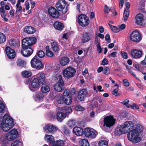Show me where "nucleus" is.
Returning <instances> with one entry per match:
<instances>
[{
	"label": "nucleus",
	"instance_id": "2eb2a0df",
	"mask_svg": "<svg viewBox=\"0 0 146 146\" xmlns=\"http://www.w3.org/2000/svg\"><path fill=\"white\" fill-rule=\"evenodd\" d=\"M48 12L49 15L54 18H58L61 15L55 8L52 6L48 9Z\"/></svg>",
	"mask_w": 146,
	"mask_h": 146
},
{
	"label": "nucleus",
	"instance_id": "a211bd4d",
	"mask_svg": "<svg viewBox=\"0 0 146 146\" xmlns=\"http://www.w3.org/2000/svg\"><path fill=\"white\" fill-rule=\"evenodd\" d=\"M143 52L136 49H132L130 51V54L132 57L137 59L141 58Z\"/></svg>",
	"mask_w": 146,
	"mask_h": 146
},
{
	"label": "nucleus",
	"instance_id": "5701e85b",
	"mask_svg": "<svg viewBox=\"0 0 146 146\" xmlns=\"http://www.w3.org/2000/svg\"><path fill=\"white\" fill-rule=\"evenodd\" d=\"M73 131L76 135L78 136L83 135L84 133L83 129L77 126H75L73 128Z\"/></svg>",
	"mask_w": 146,
	"mask_h": 146
},
{
	"label": "nucleus",
	"instance_id": "13d9d810",
	"mask_svg": "<svg viewBox=\"0 0 146 146\" xmlns=\"http://www.w3.org/2000/svg\"><path fill=\"white\" fill-rule=\"evenodd\" d=\"M123 84L124 86L127 87L129 86V83L128 80L126 79H124L123 81Z\"/></svg>",
	"mask_w": 146,
	"mask_h": 146
},
{
	"label": "nucleus",
	"instance_id": "37998d69",
	"mask_svg": "<svg viewBox=\"0 0 146 146\" xmlns=\"http://www.w3.org/2000/svg\"><path fill=\"white\" fill-rule=\"evenodd\" d=\"M9 44L11 47H14L17 44V42L15 39H11L9 41Z\"/></svg>",
	"mask_w": 146,
	"mask_h": 146
},
{
	"label": "nucleus",
	"instance_id": "6e6d98bb",
	"mask_svg": "<svg viewBox=\"0 0 146 146\" xmlns=\"http://www.w3.org/2000/svg\"><path fill=\"white\" fill-rule=\"evenodd\" d=\"M111 30L115 33H117L119 32L120 31V30L117 27L113 26V28L111 29Z\"/></svg>",
	"mask_w": 146,
	"mask_h": 146
},
{
	"label": "nucleus",
	"instance_id": "338daca9",
	"mask_svg": "<svg viewBox=\"0 0 146 146\" xmlns=\"http://www.w3.org/2000/svg\"><path fill=\"white\" fill-rule=\"evenodd\" d=\"M95 98L97 101H98L101 104L102 102V99L101 97L96 96L95 97Z\"/></svg>",
	"mask_w": 146,
	"mask_h": 146
},
{
	"label": "nucleus",
	"instance_id": "4468645a",
	"mask_svg": "<svg viewBox=\"0 0 146 146\" xmlns=\"http://www.w3.org/2000/svg\"><path fill=\"white\" fill-rule=\"evenodd\" d=\"M104 126L110 127L115 124V120L113 116H107L104 118Z\"/></svg>",
	"mask_w": 146,
	"mask_h": 146
},
{
	"label": "nucleus",
	"instance_id": "ea45409f",
	"mask_svg": "<svg viewBox=\"0 0 146 146\" xmlns=\"http://www.w3.org/2000/svg\"><path fill=\"white\" fill-rule=\"evenodd\" d=\"M99 146H108V142L107 141L101 140L98 143Z\"/></svg>",
	"mask_w": 146,
	"mask_h": 146
},
{
	"label": "nucleus",
	"instance_id": "412c9836",
	"mask_svg": "<svg viewBox=\"0 0 146 146\" xmlns=\"http://www.w3.org/2000/svg\"><path fill=\"white\" fill-rule=\"evenodd\" d=\"M136 23L139 25H143L144 16L141 13L137 14L135 16Z\"/></svg>",
	"mask_w": 146,
	"mask_h": 146
},
{
	"label": "nucleus",
	"instance_id": "69168bd1",
	"mask_svg": "<svg viewBox=\"0 0 146 146\" xmlns=\"http://www.w3.org/2000/svg\"><path fill=\"white\" fill-rule=\"evenodd\" d=\"M32 80L31 78H28L25 81V83L26 84L29 85V86L31 84L32 82Z\"/></svg>",
	"mask_w": 146,
	"mask_h": 146
},
{
	"label": "nucleus",
	"instance_id": "e433bc0d",
	"mask_svg": "<svg viewBox=\"0 0 146 146\" xmlns=\"http://www.w3.org/2000/svg\"><path fill=\"white\" fill-rule=\"evenodd\" d=\"M6 40V37L3 33H0V44L4 42Z\"/></svg>",
	"mask_w": 146,
	"mask_h": 146
},
{
	"label": "nucleus",
	"instance_id": "cd10ccee",
	"mask_svg": "<svg viewBox=\"0 0 146 146\" xmlns=\"http://www.w3.org/2000/svg\"><path fill=\"white\" fill-rule=\"evenodd\" d=\"M70 59L68 57L64 56L61 58L60 64L62 66H64L68 63Z\"/></svg>",
	"mask_w": 146,
	"mask_h": 146
},
{
	"label": "nucleus",
	"instance_id": "5fc2aeb1",
	"mask_svg": "<svg viewBox=\"0 0 146 146\" xmlns=\"http://www.w3.org/2000/svg\"><path fill=\"white\" fill-rule=\"evenodd\" d=\"M129 102V100L128 99H125L120 103L123 105L126 106L128 108H129L130 107V106L129 105H127L128 104Z\"/></svg>",
	"mask_w": 146,
	"mask_h": 146
},
{
	"label": "nucleus",
	"instance_id": "2f4dec72",
	"mask_svg": "<svg viewBox=\"0 0 146 146\" xmlns=\"http://www.w3.org/2000/svg\"><path fill=\"white\" fill-rule=\"evenodd\" d=\"M51 45L52 50L54 52H57L59 50L58 43L56 42H53L51 43Z\"/></svg>",
	"mask_w": 146,
	"mask_h": 146
},
{
	"label": "nucleus",
	"instance_id": "4c0bfd02",
	"mask_svg": "<svg viewBox=\"0 0 146 146\" xmlns=\"http://www.w3.org/2000/svg\"><path fill=\"white\" fill-rule=\"evenodd\" d=\"M6 137L9 141H13L18 137L17 136L12 135V134H9V133H8V135Z\"/></svg>",
	"mask_w": 146,
	"mask_h": 146
},
{
	"label": "nucleus",
	"instance_id": "0e129e2a",
	"mask_svg": "<svg viewBox=\"0 0 146 146\" xmlns=\"http://www.w3.org/2000/svg\"><path fill=\"white\" fill-rule=\"evenodd\" d=\"M96 46L98 52L100 53H101L102 51V48L101 47L100 44H97Z\"/></svg>",
	"mask_w": 146,
	"mask_h": 146
},
{
	"label": "nucleus",
	"instance_id": "8fccbe9b",
	"mask_svg": "<svg viewBox=\"0 0 146 146\" xmlns=\"http://www.w3.org/2000/svg\"><path fill=\"white\" fill-rule=\"evenodd\" d=\"M21 143V142L19 141L16 140L12 144L11 146H19L20 143Z\"/></svg>",
	"mask_w": 146,
	"mask_h": 146
},
{
	"label": "nucleus",
	"instance_id": "09e8293b",
	"mask_svg": "<svg viewBox=\"0 0 146 146\" xmlns=\"http://www.w3.org/2000/svg\"><path fill=\"white\" fill-rule=\"evenodd\" d=\"M75 109L77 111H82L84 109L83 107L80 105L76 106L75 107Z\"/></svg>",
	"mask_w": 146,
	"mask_h": 146
},
{
	"label": "nucleus",
	"instance_id": "de8ad7c7",
	"mask_svg": "<svg viewBox=\"0 0 146 146\" xmlns=\"http://www.w3.org/2000/svg\"><path fill=\"white\" fill-rule=\"evenodd\" d=\"M35 97L39 100H41L43 97V94L41 93H38L36 94Z\"/></svg>",
	"mask_w": 146,
	"mask_h": 146
},
{
	"label": "nucleus",
	"instance_id": "aec40b11",
	"mask_svg": "<svg viewBox=\"0 0 146 146\" xmlns=\"http://www.w3.org/2000/svg\"><path fill=\"white\" fill-rule=\"evenodd\" d=\"M36 31V29L31 25H27L23 28L24 32L29 34H32L35 33Z\"/></svg>",
	"mask_w": 146,
	"mask_h": 146
},
{
	"label": "nucleus",
	"instance_id": "680f3d73",
	"mask_svg": "<svg viewBox=\"0 0 146 146\" xmlns=\"http://www.w3.org/2000/svg\"><path fill=\"white\" fill-rule=\"evenodd\" d=\"M105 40L107 41L109 43L111 42L110 35L109 34H107L105 36Z\"/></svg>",
	"mask_w": 146,
	"mask_h": 146
},
{
	"label": "nucleus",
	"instance_id": "393cba45",
	"mask_svg": "<svg viewBox=\"0 0 146 146\" xmlns=\"http://www.w3.org/2000/svg\"><path fill=\"white\" fill-rule=\"evenodd\" d=\"M16 64L17 67L23 68L25 66L26 63V61L21 58L17 59Z\"/></svg>",
	"mask_w": 146,
	"mask_h": 146
},
{
	"label": "nucleus",
	"instance_id": "4d7b16f0",
	"mask_svg": "<svg viewBox=\"0 0 146 146\" xmlns=\"http://www.w3.org/2000/svg\"><path fill=\"white\" fill-rule=\"evenodd\" d=\"M129 72L133 77L135 78L137 80H138L140 81H141V80H140V79L136 76L135 74L134 73L133 71L131 70H130L129 71Z\"/></svg>",
	"mask_w": 146,
	"mask_h": 146
},
{
	"label": "nucleus",
	"instance_id": "3c124183",
	"mask_svg": "<svg viewBox=\"0 0 146 146\" xmlns=\"http://www.w3.org/2000/svg\"><path fill=\"white\" fill-rule=\"evenodd\" d=\"M112 94L116 96H118L120 95V94L118 92V90L116 89L113 91Z\"/></svg>",
	"mask_w": 146,
	"mask_h": 146
},
{
	"label": "nucleus",
	"instance_id": "a19ab883",
	"mask_svg": "<svg viewBox=\"0 0 146 146\" xmlns=\"http://www.w3.org/2000/svg\"><path fill=\"white\" fill-rule=\"evenodd\" d=\"M8 133L9 134H12V135L19 137V134L18 131L16 129H13Z\"/></svg>",
	"mask_w": 146,
	"mask_h": 146
},
{
	"label": "nucleus",
	"instance_id": "f704fd0d",
	"mask_svg": "<svg viewBox=\"0 0 146 146\" xmlns=\"http://www.w3.org/2000/svg\"><path fill=\"white\" fill-rule=\"evenodd\" d=\"M62 131L64 134L68 136L69 135L70 133V130L65 125H63L62 127Z\"/></svg>",
	"mask_w": 146,
	"mask_h": 146
},
{
	"label": "nucleus",
	"instance_id": "a18cd8bd",
	"mask_svg": "<svg viewBox=\"0 0 146 146\" xmlns=\"http://www.w3.org/2000/svg\"><path fill=\"white\" fill-rule=\"evenodd\" d=\"M92 102L93 104H92L93 107L94 108H96L98 107V103L95 98L93 100Z\"/></svg>",
	"mask_w": 146,
	"mask_h": 146
},
{
	"label": "nucleus",
	"instance_id": "39448f33",
	"mask_svg": "<svg viewBox=\"0 0 146 146\" xmlns=\"http://www.w3.org/2000/svg\"><path fill=\"white\" fill-rule=\"evenodd\" d=\"M36 39L34 37H29L24 38L22 40V47L23 49H27L28 48L36 43Z\"/></svg>",
	"mask_w": 146,
	"mask_h": 146
},
{
	"label": "nucleus",
	"instance_id": "473e14b6",
	"mask_svg": "<svg viewBox=\"0 0 146 146\" xmlns=\"http://www.w3.org/2000/svg\"><path fill=\"white\" fill-rule=\"evenodd\" d=\"M64 144L63 141L59 140L54 141L52 145V146H63Z\"/></svg>",
	"mask_w": 146,
	"mask_h": 146
},
{
	"label": "nucleus",
	"instance_id": "9d476101",
	"mask_svg": "<svg viewBox=\"0 0 146 146\" xmlns=\"http://www.w3.org/2000/svg\"><path fill=\"white\" fill-rule=\"evenodd\" d=\"M94 35L93 33H91L89 32H84L81 35V42L82 44H84L91 40Z\"/></svg>",
	"mask_w": 146,
	"mask_h": 146
},
{
	"label": "nucleus",
	"instance_id": "1a4fd4ad",
	"mask_svg": "<svg viewBox=\"0 0 146 146\" xmlns=\"http://www.w3.org/2000/svg\"><path fill=\"white\" fill-rule=\"evenodd\" d=\"M78 21L79 24L82 27L88 26L90 22L89 18L84 14H80L78 15Z\"/></svg>",
	"mask_w": 146,
	"mask_h": 146
},
{
	"label": "nucleus",
	"instance_id": "c03bdc74",
	"mask_svg": "<svg viewBox=\"0 0 146 146\" xmlns=\"http://www.w3.org/2000/svg\"><path fill=\"white\" fill-rule=\"evenodd\" d=\"M109 68L106 66H104L103 69V72L106 74L108 75L110 74V72L109 71Z\"/></svg>",
	"mask_w": 146,
	"mask_h": 146
},
{
	"label": "nucleus",
	"instance_id": "bb28decb",
	"mask_svg": "<svg viewBox=\"0 0 146 146\" xmlns=\"http://www.w3.org/2000/svg\"><path fill=\"white\" fill-rule=\"evenodd\" d=\"M66 117V115L63 112H58L57 113L56 118L58 121L61 122Z\"/></svg>",
	"mask_w": 146,
	"mask_h": 146
},
{
	"label": "nucleus",
	"instance_id": "0eeeda50",
	"mask_svg": "<svg viewBox=\"0 0 146 146\" xmlns=\"http://www.w3.org/2000/svg\"><path fill=\"white\" fill-rule=\"evenodd\" d=\"M67 3L65 0H58L55 4L57 9L62 13L65 14L68 11L67 7L66 6Z\"/></svg>",
	"mask_w": 146,
	"mask_h": 146
},
{
	"label": "nucleus",
	"instance_id": "72a5a7b5",
	"mask_svg": "<svg viewBox=\"0 0 146 146\" xmlns=\"http://www.w3.org/2000/svg\"><path fill=\"white\" fill-rule=\"evenodd\" d=\"M21 74L23 77L28 78L32 75V73L30 71L25 70L22 72Z\"/></svg>",
	"mask_w": 146,
	"mask_h": 146
},
{
	"label": "nucleus",
	"instance_id": "6e6552de",
	"mask_svg": "<svg viewBox=\"0 0 146 146\" xmlns=\"http://www.w3.org/2000/svg\"><path fill=\"white\" fill-rule=\"evenodd\" d=\"M76 72V70L74 68L69 66L63 70L62 73L64 77L69 79L73 77Z\"/></svg>",
	"mask_w": 146,
	"mask_h": 146
},
{
	"label": "nucleus",
	"instance_id": "58836bf2",
	"mask_svg": "<svg viewBox=\"0 0 146 146\" xmlns=\"http://www.w3.org/2000/svg\"><path fill=\"white\" fill-rule=\"evenodd\" d=\"M35 55H36L40 58H43L45 56V53L44 51L41 50H38Z\"/></svg>",
	"mask_w": 146,
	"mask_h": 146
},
{
	"label": "nucleus",
	"instance_id": "f257e3e1",
	"mask_svg": "<svg viewBox=\"0 0 146 146\" xmlns=\"http://www.w3.org/2000/svg\"><path fill=\"white\" fill-rule=\"evenodd\" d=\"M133 123L131 121H127L123 123L122 125H118L115 129V134L117 136H120L122 134L128 133L127 135L128 139L133 143H137L141 140L139 137V132L143 131L141 126H137L134 129H132L133 127Z\"/></svg>",
	"mask_w": 146,
	"mask_h": 146
},
{
	"label": "nucleus",
	"instance_id": "f03ea898",
	"mask_svg": "<svg viewBox=\"0 0 146 146\" xmlns=\"http://www.w3.org/2000/svg\"><path fill=\"white\" fill-rule=\"evenodd\" d=\"M45 75L43 72L38 73L32 80L31 84L28 86L30 90L33 92H37L40 86L45 83Z\"/></svg>",
	"mask_w": 146,
	"mask_h": 146
},
{
	"label": "nucleus",
	"instance_id": "ddd939ff",
	"mask_svg": "<svg viewBox=\"0 0 146 146\" xmlns=\"http://www.w3.org/2000/svg\"><path fill=\"white\" fill-rule=\"evenodd\" d=\"M58 77L59 80L58 82L54 85V87L56 91L58 92H60L64 89V84L61 76L59 75Z\"/></svg>",
	"mask_w": 146,
	"mask_h": 146
},
{
	"label": "nucleus",
	"instance_id": "a878e982",
	"mask_svg": "<svg viewBox=\"0 0 146 146\" xmlns=\"http://www.w3.org/2000/svg\"><path fill=\"white\" fill-rule=\"evenodd\" d=\"M54 27L55 29L59 31L62 30L64 28L63 24L58 21L54 22Z\"/></svg>",
	"mask_w": 146,
	"mask_h": 146
},
{
	"label": "nucleus",
	"instance_id": "7c9ffc66",
	"mask_svg": "<svg viewBox=\"0 0 146 146\" xmlns=\"http://www.w3.org/2000/svg\"><path fill=\"white\" fill-rule=\"evenodd\" d=\"M79 144L80 146H90L88 140L85 139H80L79 141Z\"/></svg>",
	"mask_w": 146,
	"mask_h": 146
},
{
	"label": "nucleus",
	"instance_id": "f3484780",
	"mask_svg": "<svg viewBox=\"0 0 146 146\" xmlns=\"http://www.w3.org/2000/svg\"><path fill=\"white\" fill-rule=\"evenodd\" d=\"M84 134L86 137L89 138L93 139L96 136L95 132L92 130V128L90 127L86 128L84 130Z\"/></svg>",
	"mask_w": 146,
	"mask_h": 146
},
{
	"label": "nucleus",
	"instance_id": "79ce46f5",
	"mask_svg": "<svg viewBox=\"0 0 146 146\" xmlns=\"http://www.w3.org/2000/svg\"><path fill=\"white\" fill-rule=\"evenodd\" d=\"M68 126L71 128H72L76 124L74 120L71 119L69 120L67 122Z\"/></svg>",
	"mask_w": 146,
	"mask_h": 146
},
{
	"label": "nucleus",
	"instance_id": "052dcab7",
	"mask_svg": "<svg viewBox=\"0 0 146 146\" xmlns=\"http://www.w3.org/2000/svg\"><path fill=\"white\" fill-rule=\"evenodd\" d=\"M108 63V60L106 58H104L102 60L101 65H107Z\"/></svg>",
	"mask_w": 146,
	"mask_h": 146
},
{
	"label": "nucleus",
	"instance_id": "9b49d317",
	"mask_svg": "<svg viewBox=\"0 0 146 146\" xmlns=\"http://www.w3.org/2000/svg\"><path fill=\"white\" fill-rule=\"evenodd\" d=\"M130 38L131 41L136 43L139 42L142 39L141 35L137 30L132 32L130 35Z\"/></svg>",
	"mask_w": 146,
	"mask_h": 146
},
{
	"label": "nucleus",
	"instance_id": "c85d7f7f",
	"mask_svg": "<svg viewBox=\"0 0 146 146\" xmlns=\"http://www.w3.org/2000/svg\"><path fill=\"white\" fill-rule=\"evenodd\" d=\"M8 141L6 137L2 136L0 138V144L2 146H7L8 143Z\"/></svg>",
	"mask_w": 146,
	"mask_h": 146
},
{
	"label": "nucleus",
	"instance_id": "b1692460",
	"mask_svg": "<svg viewBox=\"0 0 146 146\" xmlns=\"http://www.w3.org/2000/svg\"><path fill=\"white\" fill-rule=\"evenodd\" d=\"M44 138L46 141L51 145L54 141V137L51 135L46 134Z\"/></svg>",
	"mask_w": 146,
	"mask_h": 146
},
{
	"label": "nucleus",
	"instance_id": "e2e57ef3",
	"mask_svg": "<svg viewBox=\"0 0 146 146\" xmlns=\"http://www.w3.org/2000/svg\"><path fill=\"white\" fill-rule=\"evenodd\" d=\"M131 107L133 109L138 110L139 109V107L135 103H133L132 105H130Z\"/></svg>",
	"mask_w": 146,
	"mask_h": 146
},
{
	"label": "nucleus",
	"instance_id": "dca6fc26",
	"mask_svg": "<svg viewBox=\"0 0 146 146\" xmlns=\"http://www.w3.org/2000/svg\"><path fill=\"white\" fill-rule=\"evenodd\" d=\"M88 94V91L85 88L82 89L80 90L77 95L78 99L81 101H84Z\"/></svg>",
	"mask_w": 146,
	"mask_h": 146
},
{
	"label": "nucleus",
	"instance_id": "c9c22d12",
	"mask_svg": "<svg viewBox=\"0 0 146 146\" xmlns=\"http://www.w3.org/2000/svg\"><path fill=\"white\" fill-rule=\"evenodd\" d=\"M129 10L128 9H125L123 14V19L124 21L127 19L129 15Z\"/></svg>",
	"mask_w": 146,
	"mask_h": 146
},
{
	"label": "nucleus",
	"instance_id": "7ed1b4c3",
	"mask_svg": "<svg viewBox=\"0 0 146 146\" xmlns=\"http://www.w3.org/2000/svg\"><path fill=\"white\" fill-rule=\"evenodd\" d=\"M14 125L13 119L7 114H5L3 117L2 121H0V128H1L4 131H8Z\"/></svg>",
	"mask_w": 146,
	"mask_h": 146
},
{
	"label": "nucleus",
	"instance_id": "4be33fe9",
	"mask_svg": "<svg viewBox=\"0 0 146 146\" xmlns=\"http://www.w3.org/2000/svg\"><path fill=\"white\" fill-rule=\"evenodd\" d=\"M33 50L31 47L28 48L27 49H22L21 50V53L24 57H28L30 56L33 53Z\"/></svg>",
	"mask_w": 146,
	"mask_h": 146
},
{
	"label": "nucleus",
	"instance_id": "20e7f679",
	"mask_svg": "<svg viewBox=\"0 0 146 146\" xmlns=\"http://www.w3.org/2000/svg\"><path fill=\"white\" fill-rule=\"evenodd\" d=\"M72 102V96L70 92L65 90L63 93L62 97L57 101L59 104L64 103L67 105H70Z\"/></svg>",
	"mask_w": 146,
	"mask_h": 146
},
{
	"label": "nucleus",
	"instance_id": "864d4df0",
	"mask_svg": "<svg viewBox=\"0 0 146 146\" xmlns=\"http://www.w3.org/2000/svg\"><path fill=\"white\" fill-rule=\"evenodd\" d=\"M72 109L70 107H66L65 109V112L66 114H69L72 112Z\"/></svg>",
	"mask_w": 146,
	"mask_h": 146
},
{
	"label": "nucleus",
	"instance_id": "c756f323",
	"mask_svg": "<svg viewBox=\"0 0 146 146\" xmlns=\"http://www.w3.org/2000/svg\"><path fill=\"white\" fill-rule=\"evenodd\" d=\"M41 89L42 93L46 94L50 91V88L47 85H44L41 87Z\"/></svg>",
	"mask_w": 146,
	"mask_h": 146
},
{
	"label": "nucleus",
	"instance_id": "49530a36",
	"mask_svg": "<svg viewBox=\"0 0 146 146\" xmlns=\"http://www.w3.org/2000/svg\"><path fill=\"white\" fill-rule=\"evenodd\" d=\"M121 56L123 59H126L128 58L127 54L126 52L121 51Z\"/></svg>",
	"mask_w": 146,
	"mask_h": 146
},
{
	"label": "nucleus",
	"instance_id": "6ab92c4d",
	"mask_svg": "<svg viewBox=\"0 0 146 146\" xmlns=\"http://www.w3.org/2000/svg\"><path fill=\"white\" fill-rule=\"evenodd\" d=\"M5 51L8 57L10 59H13L15 56V52L13 49L9 46L7 47Z\"/></svg>",
	"mask_w": 146,
	"mask_h": 146
},
{
	"label": "nucleus",
	"instance_id": "bf43d9fd",
	"mask_svg": "<svg viewBox=\"0 0 146 146\" xmlns=\"http://www.w3.org/2000/svg\"><path fill=\"white\" fill-rule=\"evenodd\" d=\"M46 54L48 56L52 57L54 55V54L53 52L49 50L46 52Z\"/></svg>",
	"mask_w": 146,
	"mask_h": 146
},
{
	"label": "nucleus",
	"instance_id": "603ef678",
	"mask_svg": "<svg viewBox=\"0 0 146 146\" xmlns=\"http://www.w3.org/2000/svg\"><path fill=\"white\" fill-rule=\"evenodd\" d=\"M117 52H114L110 54H109L108 56V57L109 58L111 57L114 58L117 56L116 54H117Z\"/></svg>",
	"mask_w": 146,
	"mask_h": 146
},
{
	"label": "nucleus",
	"instance_id": "774afa93",
	"mask_svg": "<svg viewBox=\"0 0 146 146\" xmlns=\"http://www.w3.org/2000/svg\"><path fill=\"white\" fill-rule=\"evenodd\" d=\"M104 11L106 13H108L110 11V9L106 5L105 6V9Z\"/></svg>",
	"mask_w": 146,
	"mask_h": 146
},
{
	"label": "nucleus",
	"instance_id": "f8f14e48",
	"mask_svg": "<svg viewBox=\"0 0 146 146\" xmlns=\"http://www.w3.org/2000/svg\"><path fill=\"white\" fill-rule=\"evenodd\" d=\"M43 129L45 133L52 134L54 133L57 130V127L51 123L45 125Z\"/></svg>",
	"mask_w": 146,
	"mask_h": 146
},
{
	"label": "nucleus",
	"instance_id": "423d86ee",
	"mask_svg": "<svg viewBox=\"0 0 146 146\" xmlns=\"http://www.w3.org/2000/svg\"><path fill=\"white\" fill-rule=\"evenodd\" d=\"M31 64L33 68L37 70L42 69L44 66V64L38 58L36 55H35L31 59Z\"/></svg>",
	"mask_w": 146,
	"mask_h": 146
}]
</instances>
